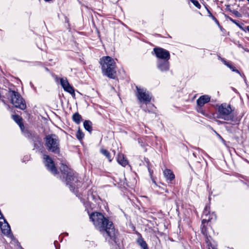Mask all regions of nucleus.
Here are the masks:
<instances>
[{
  "instance_id": "a211bd4d",
  "label": "nucleus",
  "mask_w": 249,
  "mask_h": 249,
  "mask_svg": "<svg viewBox=\"0 0 249 249\" xmlns=\"http://www.w3.org/2000/svg\"><path fill=\"white\" fill-rule=\"evenodd\" d=\"M84 126L86 130L90 132L92 129V123L89 120H86L84 122Z\"/></svg>"
},
{
  "instance_id": "412c9836",
  "label": "nucleus",
  "mask_w": 249,
  "mask_h": 249,
  "mask_svg": "<svg viewBox=\"0 0 249 249\" xmlns=\"http://www.w3.org/2000/svg\"><path fill=\"white\" fill-rule=\"evenodd\" d=\"M31 139L34 143L36 142H41V141L39 136L36 134L31 135Z\"/></svg>"
},
{
  "instance_id": "f8f14e48",
  "label": "nucleus",
  "mask_w": 249,
  "mask_h": 249,
  "mask_svg": "<svg viewBox=\"0 0 249 249\" xmlns=\"http://www.w3.org/2000/svg\"><path fill=\"white\" fill-rule=\"evenodd\" d=\"M210 96L208 95L201 96L196 101L197 106L203 107L205 104L210 102Z\"/></svg>"
},
{
  "instance_id": "c9c22d12",
  "label": "nucleus",
  "mask_w": 249,
  "mask_h": 249,
  "mask_svg": "<svg viewBox=\"0 0 249 249\" xmlns=\"http://www.w3.org/2000/svg\"><path fill=\"white\" fill-rule=\"evenodd\" d=\"M221 123L222 124H227V123L225 122H221Z\"/></svg>"
},
{
  "instance_id": "2eb2a0df",
  "label": "nucleus",
  "mask_w": 249,
  "mask_h": 249,
  "mask_svg": "<svg viewBox=\"0 0 249 249\" xmlns=\"http://www.w3.org/2000/svg\"><path fill=\"white\" fill-rule=\"evenodd\" d=\"M6 225L4 226H1V230L2 233L5 235H9L10 233L11 229L10 227L7 222L4 221Z\"/></svg>"
},
{
  "instance_id": "393cba45",
  "label": "nucleus",
  "mask_w": 249,
  "mask_h": 249,
  "mask_svg": "<svg viewBox=\"0 0 249 249\" xmlns=\"http://www.w3.org/2000/svg\"><path fill=\"white\" fill-rule=\"evenodd\" d=\"M191 1L197 8H200L201 5L197 0H191Z\"/></svg>"
},
{
  "instance_id": "c85d7f7f",
  "label": "nucleus",
  "mask_w": 249,
  "mask_h": 249,
  "mask_svg": "<svg viewBox=\"0 0 249 249\" xmlns=\"http://www.w3.org/2000/svg\"><path fill=\"white\" fill-rule=\"evenodd\" d=\"M232 13L235 15L237 17H241V14L236 10H233Z\"/></svg>"
},
{
  "instance_id": "58836bf2",
  "label": "nucleus",
  "mask_w": 249,
  "mask_h": 249,
  "mask_svg": "<svg viewBox=\"0 0 249 249\" xmlns=\"http://www.w3.org/2000/svg\"><path fill=\"white\" fill-rule=\"evenodd\" d=\"M247 0L249 1V0Z\"/></svg>"
},
{
  "instance_id": "4be33fe9",
  "label": "nucleus",
  "mask_w": 249,
  "mask_h": 249,
  "mask_svg": "<svg viewBox=\"0 0 249 249\" xmlns=\"http://www.w3.org/2000/svg\"><path fill=\"white\" fill-rule=\"evenodd\" d=\"M224 63L226 66H227L229 68H230L233 71H235L237 73H239V71L236 70L235 67H234L231 64H230L229 62L224 61Z\"/></svg>"
},
{
  "instance_id": "bb28decb",
  "label": "nucleus",
  "mask_w": 249,
  "mask_h": 249,
  "mask_svg": "<svg viewBox=\"0 0 249 249\" xmlns=\"http://www.w3.org/2000/svg\"><path fill=\"white\" fill-rule=\"evenodd\" d=\"M210 219L211 218H210V216H209L208 218H207V217H205L202 220V224L204 226L205 223L210 221Z\"/></svg>"
},
{
  "instance_id": "f03ea898",
  "label": "nucleus",
  "mask_w": 249,
  "mask_h": 249,
  "mask_svg": "<svg viewBox=\"0 0 249 249\" xmlns=\"http://www.w3.org/2000/svg\"><path fill=\"white\" fill-rule=\"evenodd\" d=\"M102 72L108 78L115 79L116 75V66L114 60L110 56H104L100 59Z\"/></svg>"
},
{
  "instance_id": "ddd939ff",
  "label": "nucleus",
  "mask_w": 249,
  "mask_h": 249,
  "mask_svg": "<svg viewBox=\"0 0 249 249\" xmlns=\"http://www.w3.org/2000/svg\"><path fill=\"white\" fill-rule=\"evenodd\" d=\"M117 161L120 164L124 167L128 164L127 160L126 159H125L124 155L122 154H120L118 155Z\"/></svg>"
},
{
  "instance_id": "4468645a",
  "label": "nucleus",
  "mask_w": 249,
  "mask_h": 249,
  "mask_svg": "<svg viewBox=\"0 0 249 249\" xmlns=\"http://www.w3.org/2000/svg\"><path fill=\"white\" fill-rule=\"evenodd\" d=\"M163 173L165 177L168 180L171 181L175 178V175L170 169L165 170Z\"/></svg>"
},
{
  "instance_id": "9d476101",
  "label": "nucleus",
  "mask_w": 249,
  "mask_h": 249,
  "mask_svg": "<svg viewBox=\"0 0 249 249\" xmlns=\"http://www.w3.org/2000/svg\"><path fill=\"white\" fill-rule=\"evenodd\" d=\"M60 84L64 89L71 94L72 95L74 96L75 93H74V90L72 87H71L67 79L66 78H62L60 79Z\"/></svg>"
},
{
  "instance_id": "4c0bfd02",
  "label": "nucleus",
  "mask_w": 249,
  "mask_h": 249,
  "mask_svg": "<svg viewBox=\"0 0 249 249\" xmlns=\"http://www.w3.org/2000/svg\"><path fill=\"white\" fill-rule=\"evenodd\" d=\"M213 249H216L215 248H212Z\"/></svg>"
},
{
  "instance_id": "f257e3e1",
  "label": "nucleus",
  "mask_w": 249,
  "mask_h": 249,
  "mask_svg": "<svg viewBox=\"0 0 249 249\" xmlns=\"http://www.w3.org/2000/svg\"><path fill=\"white\" fill-rule=\"evenodd\" d=\"M94 225L103 235L107 237L116 243L117 232L113 223L106 218L101 213H93L89 217Z\"/></svg>"
},
{
  "instance_id": "c756f323",
  "label": "nucleus",
  "mask_w": 249,
  "mask_h": 249,
  "mask_svg": "<svg viewBox=\"0 0 249 249\" xmlns=\"http://www.w3.org/2000/svg\"><path fill=\"white\" fill-rule=\"evenodd\" d=\"M197 111L199 112V113H201L203 114H204V110H203L202 108V107H200V106H197Z\"/></svg>"
},
{
  "instance_id": "7ed1b4c3",
  "label": "nucleus",
  "mask_w": 249,
  "mask_h": 249,
  "mask_svg": "<svg viewBox=\"0 0 249 249\" xmlns=\"http://www.w3.org/2000/svg\"><path fill=\"white\" fill-rule=\"evenodd\" d=\"M60 169L63 178H65L66 184L70 185L71 190L74 189L75 186H80V184H78L80 181L77 175L74 173L72 170L63 164H61Z\"/></svg>"
},
{
  "instance_id": "39448f33",
  "label": "nucleus",
  "mask_w": 249,
  "mask_h": 249,
  "mask_svg": "<svg viewBox=\"0 0 249 249\" xmlns=\"http://www.w3.org/2000/svg\"><path fill=\"white\" fill-rule=\"evenodd\" d=\"M233 110L231 108L230 105L222 104L217 109V118L222 119L226 121H234L233 114Z\"/></svg>"
},
{
  "instance_id": "423d86ee",
  "label": "nucleus",
  "mask_w": 249,
  "mask_h": 249,
  "mask_svg": "<svg viewBox=\"0 0 249 249\" xmlns=\"http://www.w3.org/2000/svg\"><path fill=\"white\" fill-rule=\"evenodd\" d=\"M10 93L11 102L14 106L20 109L24 110L26 108V106L25 102L20 94L14 90H9Z\"/></svg>"
},
{
  "instance_id": "5701e85b",
  "label": "nucleus",
  "mask_w": 249,
  "mask_h": 249,
  "mask_svg": "<svg viewBox=\"0 0 249 249\" xmlns=\"http://www.w3.org/2000/svg\"><path fill=\"white\" fill-rule=\"evenodd\" d=\"M76 135L77 138L79 140H82L84 137V134L80 129L78 130Z\"/></svg>"
},
{
  "instance_id": "1a4fd4ad",
  "label": "nucleus",
  "mask_w": 249,
  "mask_h": 249,
  "mask_svg": "<svg viewBox=\"0 0 249 249\" xmlns=\"http://www.w3.org/2000/svg\"><path fill=\"white\" fill-rule=\"evenodd\" d=\"M44 159L45 160V166L47 167L48 169L54 175L58 174V172L52 158L48 155H44Z\"/></svg>"
},
{
  "instance_id": "b1692460",
  "label": "nucleus",
  "mask_w": 249,
  "mask_h": 249,
  "mask_svg": "<svg viewBox=\"0 0 249 249\" xmlns=\"http://www.w3.org/2000/svg\"><path fill=\"white\" fill-rule=\"evenodd\" d=\"M230 20L234 23V24H235L237 26H238L241 30H242L243 31H246V29H245L243 26H242V25L243 24H240L236 20H234V19H233L232 18H230Z\"/></svg>"
},
{
  "instance_id": "72a5a7b5",
  "label": "nucleus",
  "mask_w": 249,
  "mask_h": 249,
  "mask_svg": "<svg viewBox=\"0 0 249 249\" xmlns=\"http://www.w3.org/2000/svg\"><path fill=\"white\" fill-rule=\"evenodd\" d=\"M205 208H207V211L209 210L210 209V208L209 206H206Z\"/></svg>"
},
{
  "instance_id": "dca6fc26",
  "label": "nucleus",
  "mask_w": 249,
  "mask_h": 249,
  "mask_svg": "<svg viewBox=\"0 0 249 249\" xmlns=\"http://www.w3.org/2000/svg\"><path fill=\"white\" fill-rule=\"evenodd\" d=\"M12 117L13 119L15 121V122H16L19 125L20 128H22V127L23 126L22 119L21 117H20L19 115H13Z\"/></svg>"
},
{
  "instance_id": "a878e982",
  "label": "nucleus",
  "mask_w": 249,
  "mask_h": 249,
  "mask_svg": "<svg viewBox=\"0 0 249 249\" xmlns=\"http://www.w3.org/2000/svg\"><path fill=\"white\" fill-rule=\"evenodd\" d=\"M210 214V211H207V208H205L203 213V217H207Z\"/></svg>"
},
{
  "instance_id": "20e7f679",
  "label": "nucleus",
  "mask_w": 249,
  "mask_h": 249,
  "mask_svg": "<svg viewBox=\"0 0 249 249\" xmlns=\"http://www.w3.org/2000/svg\"><path fill=\"white\" fill-rule=\"evenodd\" d=\"M45 145L47 149L55 154L60 152V140L55 134H52L46 135L44 138Z\"/></svg>"
},
{
  "instance_id": "f3484780",
  "label": "nucleus",
  "mask_w": 249,
  "mask_h": 249,
  "mask_svg": "<svg viewBox=\"0 0 249 249\" xmlns=\"http://www.w3.org/2000/svg\"><path fill=\"white\" fill-rule=\"evenodd\" d=\"M72 119L73 121L77 124H79L82 120L81 116L78 112L73 114Z\"/></svg>"
},
{
  "instance_id": "473e14b6",
  "label": "nucleus",
  "mask_w": 249,
  "mask_h": 249,
  "mask_svg": "<svg viewBox=\"0 0 249 249\" xmlns=\"http://www.w3.org/2000/svg\"><path fill=\"white\" fill-rule=\"evenodd\" d=\"M217 135L218 137H219L223 141H224L220 135H219L218 134H217Z\"/></svg>"
},
{
  "instance_id": "aec40b11",
  "label": "nucleus",
  "mask_w": 249,
  "mask_h": 249,
  "mask_svg": "<svg viewBox=\"0 0 249 249\" xmlns=\"http://www.w3.org/2000/svg\"><path fill=\"white\" fill-rule=\"evenodd\" d=\"M100 152L103 155L106 157V158L110 162L112 160L110 154L107 150L102 149H101Z\"/></svg>"
},
{
  "instance_id": "2f4dec72",
  "label": "nucleus",
  "mask_w": 249,
  "mask_h": 249,
  "mask_svg": "<svg viewBox=\"0 0 249 249\" xmlns=\"http://www.w3.org/2000/svg\"><path fill=\"white\" fill-rule=\"evenodd\" d=\"M226 128L228 131L231 132V128L228 126H226Z\"/></svg>"
},
{
  "instance_id": "6e6552de",
  "label": "nucleus",
  "mask_w": 249,
  "mask_h": 249,
  "mask_svg": "<svg viewBox=\"0 0 249 249\" xmlns=\"http://www.w3.org/2000/svg\"><path fill=\"white\" fill-rule=\"evenodd\" d=\"M157 58L163 60H169L170 58L169 52L163 48L157 47L153 50Z\"/></svg>"
},
{
  "instance_id": "e433bc0d",
  "label": "nucleus",
  "mask_w": 249,
  "mask_h": 249,
  "mask_svg": "<svg viewBox=\"0 0 249 249\" xmlns=\"http://www.w3.org/2000/svg\"><path fill=\"white\" fill-rule=\"evenodd\" d=\"M1 101H2V102L4 104H5V101H4V100H3V99H2V100H1Z\"/></svg>"
},
{
  "instance_id": "9b49d317",
  "label": "nucleus",
  "mask_w": 249,
  "mask_h": 249,
  "mask_svg": "<svg viewBox=\"0 0 249 249\" xmlns=\"http://www.w3.org/2000/svg\"><path fill=\"white\" fill-rule=\"evenodd\" d=\"M170 64L168 60H159L157 67L161 71H167L169 69Z\"/></svg>"
},
{
  "instance_id": "0eeeda50",
  "label": "nucleus",
  "mask_w": 249,
  "mask_h": 249,
  "mask_svg": "<svg viewBox=\"0 0 249 249\" xmlns=\"http://www.w3.org/2000/svg\"><path fill=\"white\" fill-rule=\"evenodd\" d=\"M137 89V96L138 100L141 102L147 104L150 102L151 97L149 92L146 89L136 87Z\"/></svg>"
},
{
  "instance_id": "6ab92c4d",
  "label": "nucleus",
  "mask_w": 249,
  "mask_h": 249,
  "mask_svg": "<svg viewBox=\"0 0 249 249\" xmlns=\"http://www.w3.org/2000/svg\"><path fill=\"white\" fill-rule=\"evenodd\" d=\"M137 243L142 249H148L146 243L142 238H139L137 240Z\"/></svg>"
},
{
  "instance_id": "cd10ccee",
  "label": "nucleus",
  "mask_w": 249,
  "mask_h": 249,
  "mask_svg": "<svg viewBox=\"0 0 249 249\" xmlns=\"http://www.w3.org/2000/svg\"><path fill=\"white\" fill-rule=\"evenodd\" d=\"M34 144L35 149H39L41 145V142H36L34 143Z\"/></svg>"
},
{
  "instance_id": "f704fd0d",
  "label": "nucleus",
  "mask_w": 249,
  "mask_h": 249,
  "mask_svg": "<svg viewBox=\"0 0 249 249\" xmlns=\"http://www.w3.org/2000/svg\"><path fill=\"white\" fill-rule=\"evenodd\" d=\"M246 29L249 32V26H247Z\"/></svg>"
},
{
  "instance_id": "7c9ffc66",
  "label": "nucleus",
  "mask_w": 249,
  "mask_h": 249,
  "mask_svg": "<svg viewBox=\"0 0 249 249\" xmlns=\"http://www.w3.org/2000/svg\"><path fill=\"white\" fill-rule=\"evenodd\" d=\"M213 19L214 20V21H215V22L217 23V24H219V22L217 20V19L213 16Z\"/></svg>"
}]
</instances>
